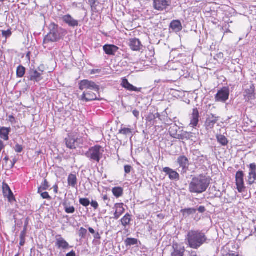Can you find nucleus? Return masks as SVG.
Here are the masks:
<instances>
[{
	"label": "nucleus",
	"instance_id": "obj_44",
	"mask_svg": "<svg viewBox=\"0 0 256 256\" xmlns=\"http://www.w3.org/2000/svg\"><path fill=\"white\" fill-rule=\"evenodd\" d=\"M23 150H24L23 146L22 145H20L18 144H16V146L14 148V150H15V152H18V153H20L21 152H22Z\"/></svg>",
	"mask_w": 256,
	"mask_h": 256
},
{
	"label": "nucleus",
	"instance_id": "obj_50",
	"mask_svg": "<svg viewBox=\"0 0 256 256\" xmlns=\"http://www.w3.org/2000/svg\"><path fill=\"white\" fill-rule=\"evenodd\" d=\"M18 160L16 158H14L12 160H11V164L10 165V168L11 169L13 168L14 166V164L17 162Z\"/></svg>",
	"mask_w": 256,
	"mask_h": 256
},
{
	"label": "nucleus",
	"instance_id": "obj_2",
	"mask_svg": "<svg viewBox=\"0 0 256 256\" xmlns=\"http://www.w3.org/2000/svg\"><path fill=\"white\" fill-rule=\"evenodd\" d=\"M49 33L44 36L43 45L46 48L50 42H57L63 39L67 34L66 30L54 22H52L49 26Z\"/></svg>",
	"mask_w": 256,
	"mask_h": 256
},
{
	"label": "nucleus",
	"instance_id": "obj_64",
	"mask_svg": "<svg viewBox=\"0 0 256 256\" xmlns=\"http://www.w3.org/2000/svg\"><path fill=\"white\" fill-rule=\"evenodd\" d=\"M4 160L6 161V162L7 163V162H8V160H9V158L8 156H5V158H4Z\"/></svg>",
	"mask_w": 256,
	"mask_h": 256
},
{
	"label": "nucleus",
	"instance_id": "obj_15",
	"mask_svg": "<svg viewBox=\"0 0 256 256\" xmlns=\"http://www.w3.org/2000/svg\"><path fill=\"white\" fill-rule=\"evenodd\" d=\"M56 238V246L58 249L67 250L70 247L68 243L60 235H57Z\"/></svg>",
	"mask_w": 256,
	"mask_h": 256
},
{
	"label": "nucleus",
	"instance_id": "obj_33",
	"mask_svg": "<svg viewBox=\"0 0 256 256\" xmlns=\"http://www.w3.org/2000/svg\"><path fill=\"white\" fill-rule=\"evenodd\" d=\"M197 210L195 208H187L180 210L184 216H188L191 214H194Z\"/></svg>",
	"mask_w": 256,
	"mask_h": 256
},
{
	"label": "nucleus",
	"instance_id": "obj_58",
	"mask_svg": "<svg viewBox=\"0 0 256 256\" xmlns=\"http://www.w3.org/2000/svg\"><path fill=\"white\" fill-rule=\"evenodd\" d=\"M88 230L92 234H94L96 233L95 230L92 228L90 227L88 228Z\"/></svg>",
	"mask_w": 256,
	"mask_h": 256
},
{
	"label": "nucleus",
	"instance_id": "obj_3",
	"mask_svg": "<svg viewBox=\"0 0 256 256\" xmlns=\"http://www.w3.org/2000/svg\"><path fill=\"white\" fill-rule=\"evenodd\" d=\"M210 182L209 176L200 174L193 178L189 184L188 190L191 193L202 194L208 187Z\"/></svg>",
	"mask_w": 256,
	"mask_h": 256
},
{
	"label": "nucleus",
	"instance_id": "obj_56",
	"mask_svg": "<svg viewBox=\"0 0 256 256\" xmlns=\"http://www.w3.org/2000/svg\"><path fill=\"white\" fill-rule=\"evenodd\" d=\"M215 196L216 197V198H221L222 196V193L220 192H217L216 194H215Z\"/></svg>",
	"mask_w": 256,
	"mask_h": 256
},
{
	"label": "nucleus",
	"instance_id": "obj_39",
	"mask_svg": "<svg viewBox=\"0 0 256 256\" xmlns=\"http://www.w3.org/2000/svg\"><path fill=\"white\" fill-rule=\"evenodd\" d=\"M26 236V228L21 232L20 234V246H23L25 244V238Z\"/></svg>",
	"mask_w": 256,
	"mask_h": 256
},
{
	"label": "nucleus",
	"instance_id": "obj_17",
	"mask_svg": "<svg viewBox=\"0 0 256 256\" xmlns=\"http://www.w3.org/2000/svg\"><path fill=\"white\" fill-rule=\"evenodd\" d=\"M200 114L197 108H194L190 116V126L192 128L196 127L199 122Z\"/></svg>",
	"mask_w": 256,
	"mask_h": 256
},
{
	"label": "nucleus",
	"instance_id": "obj_51",
	"mask_svg": "<svg viewBox=\"0 0 256 256\" xmlns=\"http://www.w3.org/2000/svg\"><path fill=\"white\" fill-rule=\"evenodd\" d=\"M101 71L99 69H94L92 70L90 72L91 74H99L100 72Z\"/></svg>",
	"mask_w": 256,
	"mask_h": 256
},
{
	"label": "nucleus",
	"instance_id": "obj_4",
	"mask_svg": "<svg viewBox=\"0 0 256 256\" xmlns=\"http://www.w3.org/2000/svg\"><path fill=\"white\" fill-rule=\"evenodd\" d=\"M102 148L100 146L96 145L91 147L88 150L85 154V156L92 161H96L99 162L102 158Z\"/></svg>",
	"mask_w": 256,
	"mask_h": 256
},
{
	"label": "nucleus",
	"instance_id": "obj_48",
	"mask_svg": "<svg viewBox=\"0 0 256 256\" xmlns=\"http://www.w3.org/2000/svg\"><path fill=\"white\" fill-rule=\"evenodd\" d=\"M90 204L95 210H96L98 207V204L96 201L92 200L91 202H90Z\"/></svg>",
	"mask_w": 256,
	"mask_h": 256
},
{
	"label": "nucleus",
	"instance_id": "obj_12",
	"mask_svg": "<svg viewBox=\"0 0 256 256\" xmlns=\"http://www.w3.org/2000/svg\"><path fill=\"white\" fill-rule=\"evenodd\" d=\"M171 4L170 0H154V7L155 10L162 11L166 10Z\"/></svg>",
	"mask_w": 256,
	"mask_h": 256
},
{
	"label": "nucleus",
	"instance_id": "obj_28",
	"mask_svg": "<svg viewBox=\"0 0 256 256\" xmlns=\"http://www.w3.org/2000/svg\"><path fill=\"white\" fill-rule=\"evenodd\" d=\"M11 131L10 128L1 127L0 128V138L4 140H9L8 135Z\"/></svg>",
	"mask_w": 256,
	"mask_h": 256
},
{
	"label": "nucleus",
	"instance_id": "obj_27",
	"mask_svg": "<svg viewBox=\"0 0 256 256\" xmlns=\"http://www.w3.org/2000/svg\"><path fill=\"white\" fill-rule=\"evenodd\" d=\"M180 134L178 136V140H189L193 138L194 134L191 132H187L182 130L179 132Z\"/></svg>",
	"mask_w": 256,
	"mask_h": 256
},
{
	"label": "nucleus",
	"instance_id": "obj_53",
	"mask_svg": "<svg viewBox=\"0 0 256 256\" xmlns=\"http://www.w3.org/2000/svg\"><path fill=\"white\" fill-rule=\"evenodd\" d=\"M94 238L96 240H100L101 238V236L98 232H97L96 233H95L94 234Z\"/></svg>",
	"mask_w": 256,
	"mask_h": 256
},
{
	"label": "nucleus",
	"instance_id": "obj_16",
	"mask_svg": "<svg viewBox=\"0 0 256 256\" xmlns=\"http://www.w3.org/2000/svg\"><path fill=\"white\" fill-rule=\"evenodd\" d=\"M121 86L122 88H124L126 90L131 92H140L142 89L141 88H137L134 86L132 84H130L126 78H124L122 79Z\"/></svg>",
	"mask_w": 256,
	"mask_h": 256
},
{
	"label": "nucleus",
	"instance_id": "obj_19",
	"mask_svg": "<svg viewBox=\"0 0 256 256\" xmlns=\"http://www.w3.org/2000/svg\"><path fill=\"white\" fill-rule=\"evenodd\" d=\"M2 190L4 196L8 198L9 202L15 200L14 195L9 186L7 184L4 182L3 183Z\"/></svg>",
	"mask_w": 256,
	"mask_h": 256
},
{
	"label": "nucleus",
	"instance_id": "obj_9",
	"mask_svg": "<svg viewBox=\"0 0 256 256\" xmlns=\"http://www.w3.org/2000/svg\"><path fill=\"white\" fill-rule=\"evenodd\" d=\"M230 90L228 87H224L218 91L215 96L216 100L222 102H226L229 98Z\"/></svg>",
	"mask_w": 256,
	"mask_h": 256
},
{
	"label": "nucleus",
	"instance_id": "obj_30",
	"mask_svg": "<svg viewBox=\"0 0 256 256\" xmlns=\"http://www.w3.org/2000/svg\"><path fill=\"white\" fill-rule=\"evenodd\" d=\"M68 186L76 188L77 186V178L76 174H70L68 178Z\"/></svg>",
	"mask_w": 256,
	"mask_h": 256
},
{
	"label": "nucleus",
	"instance_id": "obj_36",
	"mask_svg": "<svg viewBox=\"0 0 256 256\" xmlns=\"http://www.w3.org/2000/svg\"><path fill=\"white\" fill-rule=\"evenodd\" d=\"M216 139L218 142L222 146H226L228 144V142L226 137L222 134L217 135Z\"/></svg>",
	"mask_w": 256,
	"mask_h": 256
},
{
	"label": "nucleus",
	"instance_id": "obj_57",
	"mask_svg": "<svg viewBox=\"0 0 256 256\" xmlns=\"http://www.w3.org/2000/svg\"><path fill=\"white\" fill-rule=\"evenodd\" d=\"M54 188V192L56 193V194H57L58 192V185L56 184L53 187Z\"/></svg>",
	"mask_w": 256,
	"mask_h": 256
},
{
	"label": "nucleus",
	"instance_id": "obj_42",
	"mask_svg": "<svg viewBox=\"0 0 256 256\" xmlns=\"http://www.w3.org/2000/svg\"><path fill=\"white\" fill-rule=\"evenodd\" d=\"M88 232L86 229L84 228H80L79 230L78 234L80 237L82 238H84Z\"/></svg>",
	"mask_w": 256,
	"mask_h": 256
},
{
	"label": "nucleus",
	"instance_id": "obj_38",
	"mask_svg": "<svg viewBox=\"0 0 256 256\" xmlns=\"http://www.w3.org/2000/svg\"><path fill=\"white\" fill-rule=\"evenodd\" d=\"M26 73V68L22 66H19L16 69V76L18 78H22Z\"/></svg>",
	"mask_w": 256,
	"mask_h": 256
},
{
	"label": "nucleus",
	"instance_id": "obj_11",
	"mask_svg": "<svg viewBox=\"0 0 256 256\" xmlns=\"http://www.w3.org/2000/svg\"><path fill=\"white\" fill-rule=\"evenodd\" d=\"M177 162L182 168L181 174H186L188 170L190 165L188 158L184 156H180L178 158Z\"/></svg>",
	"mask_w": 256,
	"mask_h": 256
},
{
	"label": "nucleus",
	"instance_id": "obj_63",
	"mask_svg": "<svg viewBox=\"0 0 256 256\" xmlns=\"http://www.w3.org/2000/svg\"><path fill=\"white\" fill-rule=\"evenodd\" d=\"M190 256H198L196 252H192Z\"/></svg>",
	"mask_w": 256,
	"mask_h": 256
},
{
	"label": "nucleus",
	"instance_id": "obj_23",
	"mask_svg": "<svg viewBox=\"0 0 256 256\" xmlns=\"http://www.w3.org/2000/svg\"><path fill=\"white\" fill-rule=\"evenodd\" d=\"M218 120V117H216L214 114H211L206 119V126L208 128H212Z\"/></svg>",
	"mask_w": 256,
	"mask_h": 256
},
{
	"label": "nucleus",
	"instance_id": "obj_40",
	"mask_svg": "<svg viewBox=\"0 0 256 256\" xmlns=\"http://www.w3.org/2000/svg\"><path fill=\"white\" fill-rule=\"evenodd\" d=\"M132 133V130L128 128H124L119 130V134L126 136L130 135Z\"/></svg>",
	"mask_w": 256,
	"mask_h": 256
},
{
	"label": "nucleus",
	"instance_id": "obj_31",
	"mask_svg": "<svg viewBox=\"0 0 256 256\" xmlns=\"http://www.w3.org/2000/svg\"><path fill=\"white\" fill-rule=\"evenodd\" d=\"M112 192L115 197L118 198L123 195L124 189L120 186L114 187L112 189Z\"/></svg>",
	"mask_w": 256,
	"mask_h": 256
},
{
	"label": "nucleus",
	"instance_id": "obj_1",
	"mask_svg": "<svg viewBox=\"0 0 256 256\" xmlns=\"http://www.w3.org/2000/svg\"><path fill=\"white\" fill-rule=\"evenodd\" d=\"M186 240L190 248L197 250L204 244L207 243L208 238L202 230H192L188 232Z\"/></svg>",
	"mask_w": 256,
	"mask_h": 256
},
{
	"label": "nucleus",
	"instance_id": "obj_18",
	"mask_svg": "<svg viewBox=\"0 0 256 256\" xmlns=\"http://www.w3.org/2000/svg\"><path fill=\"white\" fill-rule=\"evenodd\" d=\"M129 46L134 51H140L142 48L141 42L136 38H130V40Z\"/></svg>",
	"mask_w": 256,
	"mask_h": 256
},
{
	"label": "nucleus",
	"instance_id": "obj_32",
	"mask_svg": "<svg viewBox=\"0 0 256 256\" xmlns=\"http://www.w3.org/2000/svg\"><path fill=\"white\" fill-rule=\"evenodd\" d=\"M138 242V240L136 238H128L124 240V244L128 248L132 246L137 245Z\"/></svg>",
	"mask_w": 256,
	"mask_h": 256
},
{
	"label": "nucleus",
	"instance_id": "obj_52",
	"mask_svg": "<svg viewBox=\"0 0 256 256\" xmlns=\"http://www.w3.org/2000/svg\"><path fill=\"white\" fill-rule=\"evenodd\" d=\"M132 114L136 118H138H138L139 115H140V112L138 110H133Z\"/></svg>",
	"mask_w": 256,
	"mask_h": 256
},
{
	"label": "nucleus",
	"instance_id": "obj_43",
	"mask_svg": "<svg viewBox=\"0 0 256 256\" xmlns=\"http://www.w3.org/2000/svg\"><path fill=\"white\" fill-rule=\"evenodd\" d=\"M12 34V31L8 29L7 30H2V35L4 37L7 39L8 38H10Z\"/></svg>",
	"mask_w": 256,
	"mask_h": 256
},
{
	"label": "nucleus",
	"instance_id": "obj_8",
	"mask_svg": "<svg viewBox=\"0 0 256 256\" xmlns=\"http://www.w3.org/2000/svg\"><path fill=\"white\" fill-rule=\"evenodd\" d=\"M64 140L66 146L72 150L76 149L82 144V140L80 138H76L70 135H68Z\"/></svg>",
	"mask_w": 256,
	"mask_h": 256
},
{
	"label": "nucleus",
	"instance_id": "obj_22",
	"mask_svg": "<svg viewBox=\"0 0 256 256\" xmlns=\"http://www.w3.org/2000/svg\"><path fill=\"white\" fill-rule=\"evenodd\" d=\"M180 128L176 124H172L169 128L168 132L170 136L174 138L178 139V136L180 134L179 132Z\"/></svg>",
	"mask_w": 256,
	"mask_h": 256
},
{
	"label": "nucleus",
	"instance_id": "obj_60",
	"mask_svg": "<svg viewBox=\"0 0 256 256\" xmlns=\"http://www.w3.org/2000/svg\"><path fill=\"white\" fill-rule=\"evenodd\" d=\"M104 200H108V201H110V200L108 198V196L106 195H104V196L103 198H102Z\"/></svg>",
	"mask_w": 256,
	"mask_h": 256
},
{
	"label": "nucleus",
	"instance_id": "obj_37",
	"mask_svg": "<svg viewBox=\"0 0 256 256\" xmlns=\"http://www.w3.org/2000/svg\"><path fill=\"white\" fill-rule=\"evenodd\" d=\"M50 185L46 179H44V182L42 183L40 187L38 188V193L41 192L42 190H46L49 189Z\"/></svg>",
	"mask_w": 256,
	"mask_h": 256
},
{
	"label": "nucleus",
	"instance_id": "obj_29",
	"mask_svg": "<svg viewBox=\"0 0 256 256\" xmlns=\"http://www.w3.org/2000/svg\"><path fill=\"white\" fill-rule=\"evenodd\" d=\"M174 251L172 253V256H183L185 252L184 247L175 244L173 246Z\"/></svg>",
	"mask_w": 256,
	"mask_h": 256
},
{
	"label": "nucleus",
	"instance_id": "obj_6",
	"mask_svg": "<svg viewBox=\"0 0 256 256\" xmlns=\"http://www.w3.org/2000/svg\"><path fill=\"white\" fill-rule=\"evenodd\" d=\"M255 95V86L254 84H252L245 85L243 92L244 100L246 102L254 100L256 98Z\"/></svg>",
	"mask_w": 256,
	"mask_h": 256
},
{
	"label": "nucleus",
	"instance_id": "obj_54",
	"mask_svg": "<svg viewBox=\"0 0 256 256\" xmlns=\"http://www.w3.org/2000/svg\"><path fill=\"white\" fill-rule=\"evenodd\" d=\"M66 256H76V252L74 250H72L70 252L68 253Z\"/></svg>",
	"mask_w": 256,
	"mask_h": 256
},
{
	"label": "nucleus",
	"instance_id": "obj_24",
	"mask_svg": "<svg viewBox=\"0 0 256 256\" xmlns=\"http://www.w3.org/2000/svg\"><path fill=\"white\" fill-rule=\"evenodd\" d=\"M42 74L40 73L36 70L31 69L30 71V80L36 82H39L42 80L41 77Z\"/></svg>",
	"mask_w": 256,
	"mask_h": 256
},
{
	"label": "nucleus",
	"instance_id": "obj_5",
	"mask_svg": "<svg viewBox=\"0 0 256 256\" xmlns=\"http://www.w3.org/2000/svg\"><path fill=\"white\" fill-rule=\"evenodd\" d=\"M78 85L80 90H92L99 94L100 86L92 81L84 80L80 82Z\"/></svg>",
	"mask_w": 256,
	"mask_h": 256
},
{
	"label": "nucleus",
	"instance_id": "obj_61",
	"mask_svg": "<svg viewBox=\"0 0 256 256\" xmlns=\"http://www.w3.org/2000/svg\"><path fill=\"white\" fill-rule=\"evenodd\" d=\"M8 118H9V120L11 122H12V120H14V119H15L14 117L12 115L10 116Z\"/></svg>",
	"mask_w": 256,
	"mask_h": 256
},
{
	"label": "nucleus",
	"instance_id": "obj_41",
	"mask_svg": "<svg viewBox=\"0 0 256 256\" xmlns=\"http://www.w3.org/2000/svg\"><path fill=\"white\" fill-rule=\"evenodd\" d=\"M79 202L80 204L85 207L90 204V201L88 198H80Z\"/></svg>",
	"mask_w": 256,
	"mask_h": 256
},
{
	"label": "nucleus",
	"instance_id": "obj_46",
	"mask_svg": "<svg viewBox=\"0 0 256 256\" xmlns=\"http://www.w3.org/2000/svg\"><path fill=\"white\" fill-rule=\"evenodd\" d=\"M98 4L97 3L94 4H90L92 11L94 12H98V10L97 8V6Z\"/></svg>",
	"mask_w": 256,
	"mask_h": 256
},
{
	"label": "nucleus",
	"instance_id": "obj_7",
	"mask_svg": "<svg viewBox=\"0 0 256 256\" xmlns=\"http://www.w3.org/2000/svg\"><path fill=\"white\" fill-rule=\"evenodd\" d=\"M102 98H100V94H98L96 92L90 90H84L81 96V100L86 102L93 100H101Z\"/></svg>",
	"mask_w": 256,
	"mask_h": 256
},
{
	"label": "nucleus",
	"instance_id": "obj_14",
	"mask_svg": "<svg viewBox=\"0 0 256 256\" xmlns=\"http://www.w3.org/2000/svg\"><path fill=\"white\" fill-rule=\"evenodd\" d=\"M162 171L166 175L168 176V178L171 180L178 181L180 180V174L178 173L170 168L165 167L163 168Z\"/></svg>",
	"mask_w": 256,
	"mask_h": 256
},
{
	"label": "nucleus",
	"instance_id": "obj_10",
	"mask_svg": "<svg viewBox=\"0 0 256 256\" xmlns=\"http://www.w3.org/2000/svg\"><path fill=\"white\" fill-rule=\"evenodd\" d=\"M236 186L238 192L244 191L246 187L244 184V173L242 171L238 170L236 174Z\"/></svg>",
	"mask_w": 256,
	"mask_h": 256
},
{
	"label": "nucleus",
	"instance_id": "obj_35",
	"mask_svg": "<svg viewBox=\"0 0 256 256\" xmlns=\"http://www.w3.org/2000/svg\"><path fill=\"white\" fill-rule=\"evenodd\" d=\"M65 212L67 214H74L75 212V208L73 206H70V204L64 202L62 204Z\"/></svg>",
	"mask_w": 256,
	"mask_h": 256
},
{
	"label": "nucleus",
	"instance_id": "obj_62",
	"mask_svg": "<svg viewBox=\"0 0 256 256\" xmlns=\"http://www.w3.org/2000/svg\"><path fill=\"white\" fill-rule=\"evenodd\" d=\"M217 56L218 58H223L224 56V54L222 53V52H220L218 54H217Z\"/></svg>",
	"mask_w": 256,
	"mask_h": 256
},
{
	"label": "nucleus",
	"instance_id": "obj_20",
	"mask_svg": "<svg viewBox=\"0 0 256 256\" xmlns=\"http://www.w3.org/2000/svg\"><path fill=\"white\" fill-rule=\"evenodd\" d=\"M62 20L70 26L75 27L78 25V22L74 20L70 14H68L62 17Z\"/></svg>",
	"mask_w": 256,
	"mask_h": 256
},
{
	"label": "nucleus",
	"instance_id": "obj_49",
	"mask_svg": "<svg viewBox=\"0 0 256 256\" xmlns=\"http://www.w3.org/2000/svg\"><path fill=\"white\" fill-rule=\"evenodd\" d=\"M197 210H198L199 212H200V213H204V212H206V208H205V207H204V206H200L198 208V209Z\"/></svg>",
	"mask_w": 256,
	"mask_h": 256
},
{
	"label": "nucleus",
	"instance_id": "obj_21",
	"mask_svg": "<svg viewBox=\"0 0 256 256\" xmlns=\"http://www.w3.org/2000/svg\"><path fill=\"white\" fill-rule=\"evenodd\" d=\"M103 49L106 54L114 56L118 48L113 44H106L103 46Z\"/></svg>",
	"mask_w": 256,
	"mask_h": 256
},
{
	"label": "nucleus",
	"instance_id": "obj_25",
	"mask_svg": "<svg viewBox=\"0 0 256 256\" xmlns=\"http://www.w3.org/2000/svg\"><path fill=\"white\" fill-rule=\"evenodd\" d=\"M170 28L176 32H178L182 30V26L180 20H174L170 22Z\"/></svg>",
	"mask_w": 256,
	"mask_h": 256
},
{
	"label": "nucleus",
	"instance_id": "obj_26",
	"mask_svg": "<svg viewBox=\"0 0 256 256\" xmlns=\"http://www.w3.org/2000/svg\"><path fill=\"white\" fill-rule=\"evenodd\" d=\"M124 204L122 203H118L115 204L116 210L114 214V218L118 220L120 216L124 212Z\"/></svg>",
	"mask_w": 256,
	"mask_h": 256
},
{
	"label": "nucleus",
	"instance_id": "obj_55",
	"mask_svg": "<svg viewBox=\"0 0 256 256\" xmlns=\"http://www.w3.org/2000/svg\"><path fill=\"white\" fill-rule=\"evenodd\" d=\"M98 1V0H88V4H94L96 3L99 4V2Z\"/></svg>",
	"mask_w": 256,
	"mask_h": 256
},
{
	"label": "nucleus",
	"instance_id": "obj_13",
	"mask_svg": "<svg viewBox=\"0 0 256 256\" xmlns=\"http://www.w3.org/2000/svg\"><path fill=\"white\" fill-rule=\"evenodd\" d=\"M249 168L250 172L247 182L248 184L252 185L256 180V164L254 163L251 164L249 166Z\"/></svg>",
	"mask_w": 256,
	"mask_h": 256
},
{
	"label": "nucleus",
	"instance_id": "obj_34",
	"mask_svg": "<svg viewBox=\"0 0 256 256\" xmlns=\"http://www.w3.org/2000/svg\"><path fill=\"white\" fill-rule=\"evenodd\" d=\"M131 219V215L127 213L120 220L122 225L126 227L130 224Z\"/></svg>",
	"mask_w": 256,
	"mask_h": 256
},
{
	"label": "nucleus",
	"instance_id": "obj_47",
	"mask_svg": "<svg viewBox=\"0 0 256 256\" xmlns=\"http://www.w3.org/2000/svg\"><path fill=\"white\" fill-rule=\"evenodd\" d=\"M132 167L130 165H126L124 166V170L126 174H128L130 173Z\"/></svg>",
	"mask_w": 256,
	"mask_h": 256
},
{
	"label": "nucleus",
	"instance_id": "obj_59",
	"mask_svg": "<svg viewBox=\"0 0 256 256\" xmlns=\"http://www.w3.org/2000/svg\"><path fill=\"white\" fill-rule=\"evenodd\" d=\"M226 256H239L238 254H234V253H229V254H228L226 255Z\"/></svg>",
	"mask_w": 256,
	"mask_h": 256
},
{
	"label": "nucleus",
	"instance_id": "obj_45",
	"mask_svg": "<svg viewBox=\"0 0 256 256\" xmlns=\"http://www.w3.org/2000/svg\"><path fill=\"white\" fill-rule=\"evenodd\" d=\"M40 194V196L42 198L46 199V200H52L51 196L49 195V194H48V192H42Z\"/></svg>",
	"mask_w": 256,
	"mask_h": 256
}]
</instances>
